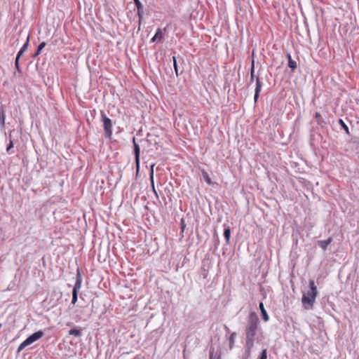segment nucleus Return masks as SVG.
Listing matches in <instances>:
<instances>
[{
  "mask_svg": "<svg viewBox=\"0 0 359 359\" xmlns=\"http://www.w3.org/2000/svg\"><path fill=\"white\" fill-rule=\"evenodd\" d=\"M210 359H221V353L219 351H215V348H210Z\"/></svg>",
  "mask_w": 359,
  "mask_h": 359,
  "instance_id": "f8f14e48",
  "label": "nucleus"
},
{
  "mask_svg": "<svg viewBox=\"0 0 359 359\" xmlns=\"http://www.w3.org/2000/svg\"><path fill=\"white\" fill-rule=\"evenodd\" d=\"M258 359H267V351L266 349H263L261 352V354L259 356Z\"/></svg>",
  "mask_w": 359,
  "mask_h": 359,
  "instance_id": "c756f323",
  "label": "nucleus"
},
{
  "mask_svg": "<svg viewBox=\"0 0 359 359\" xmlns=\"http://www.w3.org/2000/svg\"><path fill=\"white\" fill-rule=\"evenodd\" d=\"M155 166V164H152L149 170V180L151 181V186L154 188V168Z\"/></svg>",
  "mask_w": 359,
  "mask_h": 359,
  "instance_id": "5701e85b",
  "label": "nucleus"
},
{
  "mask_svg": "<svg viewBox=\"0 0 359 359\" xmlns=\"http://www.w3.org/2000/svg\"><path fill=\"white\" fill-rule=\"evenodd\" d=\"M10 133H11V132ZM13 146H14L13 140L12 139L11 134H9V143L7 145V147H6V151L8 154H13V151H11V149L13 148Z\"/></svg>",
  "mask_w": 359,
  "mask_h": 359,
  "instance_id": "f3484780",
  "label": "nucleus"
},
{
  "mask_svg": "<svg viewBox=\"0 0 359 359\" xmlns=\"http://www.w3.org/2000/svg\"><path fill=\"white\" fill-rule=\"evenodd\" d=\"M259 320L255 312H251L248 316L245 325V343L254 344L259 330Z\"/></svg>",
  "mask_w": 359,
  "mask_h": 359,
  "instance_id": "f257e3e1",
  "label": "nucleus"
},
{
  "mask_svg": "<svg viewBox=\"0 0 359 359\" xmlns=\"http://www.w3.org/2000/svg\"><path fill=\"white\" fill-rule=\"evenodd\" d=\"M152 189H153V191H154V193L155 194V195H156V198H158V194H157V191H156V189H155V187H154V188L152 187Z\"/></svg>",
  "mask_w": 359,
  "mask_h": 359,
  "instance_id": "473e14b6",
  "label": "nucleus"
},
{
  "mask_svg": "<svg viewBox=\"0 0 359 359\" xmlns=\"http://www.w3.org/2000/svg\"><path fill=\"white\" fill-rule=\"evenodd\" d=\"M187 224L185 223V220L184 218H182L180 220V236L182 238L184 237L183 233L186 229Z\"/></svg>",
  "mask_w": 359,
  "mask_h": 359,
  "instance_id": "aec40b11",
  "label": "nucleus"
},
{
  "mask_svg": "<svg viewBox=\"0 0 359 359\" xmlns=\"http://www.w3.org/2000/svg\"><path fill=\"white\" fill-rule=\"evenodd\" d=\"M43 332L42 330H39L29 336L25 341H26V343L30 345L34 341L41 339L43 336Z\"/></svg>",
  "mask_w": 359,
  "mask_h": 359,
  "instance_id": "423d86ee",
  "label": "nucleus"
},
{
  "mask_svg": "<svg viewBox=\"0 0 359 359\" xmlns=\"http://www.w3.org/2000/svg\"><path fill=\"white\" fill-rule=\"evenodd\" d=\"M101 121L102 122L104 136L105 138L111 140L112 137V121L108 118L104 111H100Z\"/></svg>",
  "mask_w": 359,
  "mask_h": 359,
  "instance_id": "7ed1b4c3",
  "label": "nucleus"
},
{
  "mask_svg": "<svg viewBox=\"0 0 359 359\" xmlns=\"http://www.w3.org/2000/svg\"><path fill=\"white\" fill-rule=\"evenodd\" d=\"M29 39H30V35L29 34L27 37V40H26L25 43L23 44L22 48H20V50H22L23 52H25L27 50L28 46H29Z\"/></svg>",
  "mask_w": 359,
  "mask_h": 359,
  "instance_id": "cd10ccee",
  "label": "nucleus"
},
{
  "mask_svg": "<svg viewBox=\"0 0 359 359\" xmlns=\"http://www.w3.org/2000/svg\"><path fill=\"white\" fill-rule=\"evenodd\" d=\"M46 43L44 41H43L41 43H39V45L37 47V49H36V52L34 53L32 57H37L41 53V51L46 46Z\"/></svg>",
  "mask_w": 359,
  "mask_h": 359,
  "instance_id": "6ab92c4d",
  "label": "nucleus"
},
{
  "mask_svg": "<svg viewBox=\"0 0 359 359\" xmlns=\"http://www.w3.org/2000/svg\"><path fill=\"white\" fill-rule=\"evenodd\" d=\"M201 173H202V176H203L204 180L206 182V183L209 185L212 184V182L210 179L208 173L205 170H202Z\"/></svg>",
  "mask_w": 359,
  "mask_h": 359,
  "instance_id": "a211bd4d",
  "label": "nucleus"
},
{
  "mask_svg": "<svg viewBox=\"0 0 359 359\" xmlns=\"http://www.w3.org/2000/svg\"><path fill=\"white\" fill-rule=\"evenodd\" d=\"M254 344L245 343V353L243 355V359H248L251 355V351L253 348Z\"/></svg>",
  "mask_w": 359,
  "mask_h": 359,
  "instance_id": "9b49d317",
  "label": "nucleus"
},
{
  "mask_svg": "<svg viewBox=\"0 0 359 359\" xmlns=\"http://www.w3.org/2000/svg\"><path fill=\"white\" fill-rule=\"evenodd\" d=\"M29 346L27 343H26L25 341H24L22 343L20 344V345L18 348V353H20L22 351L26 346Z\"/></svg>",
  "mask_w": 359,
  "mask_h": 359,
  "instance_id": "c85d7f7f",
  "label": "nucleus"
},
{
  "mask_svg": "<svg viewBox=\"0 0 359 359\" xmlns=\"http://www.w3.org/2000/svg\"><path fill=\"white\" fill-rule=\"evenodd\" d=\"M81 283H82V277L81 274L80 273V269L78 267L77 268V273L76 277V283L74 284L73 290H72V304H75L78 299V293L81 287Z\"/></svg>",
  "mask_w": 359,
  "mask_h": 359,
  "instance_id": "20e7f679",
  "label": "nucleus"
},
{
  "mask_svg": "<svg viewBox=\"0 0 359 359\" xmlns=\"http://www.w3.org/2000/svg\"><path fill=\"white\" fill-rule=\"evenodd\" d=\"M69 334L73 335L75 337H81V330L80 329L74 328L69 331Z\"/></svg>",
  "mask_w": 359,
  "mask_h": 359,
  "instance_id": "412c9836",
  "label": "nucleus"
},
{
  "mask_svg": "<svg viewBox=\"0 0 359 359\" xmlns=\"http://www.w3.org/2000/svg\"><path fill=\"white\" fill-rule=\"evenodd\" d=\"M109 250L110 248H98L97 257L100 262H105L110 257Z\"/></svg>",
  "mask_w": 359,
  "mask_h": 359,
  "instance_id": "0eeeda50",
  "label": "nucleus"
},
{
  "mask_svg": "<svg viewBox=\"0 0 359 359\" xmlns=\"http://www.w3.org/2000/svg\"><path fill=\"white\" fill-rule=\"evenodd\" d=\"M255 79V63L254 60L252 62L251 69H250V83H252Z\"/></svg>",
  "mask_w": 359,
  "mask_h": 359,
  "instance_id": "bb28decb",
  "label": "nucleus"
},
{
  "mask_svg": "<svg viewBox=\"0 0 359 359\" xmlns=\"http://www.w3.org/2000/svg\"><path fill=\"white\" fill-rule=\"evenodd\" d=\"M24 53L25 52L20 50L16 55L15 60H20V57L23 55Z\"/></svg>",
  "mask_w": 359,
  "mask_h": 359,
  "instance_id": "2f4dec72",
  "label": "nucleus"
},
{
  "mask_svg": "<svg viewBox=\"0 0 359 359\" xmlns=\"http://www.w3.org/2000/svg\"><path fill=\"white\" fill-rule=\"evenodd\" d=\"M133 151L135 155V167H136V172L138 173L140 171V147L139 144L135 141V137L133 138Z\"/></svg>",
  "mask_w": 359,
  "mask_h": 359,
  "instance_id": "39448f33",
  "label": "nucleus"
},
{
  "mask_svg": "<svg viewBox=\"0 0 359 359\" xmlns=\"http://www.w3.org/2000/svg\"><path fill=\"white\" fill-rule=\"evenodd\" d=\"M259 308L261 311V313H262L263 320L266 322L268 321L269 318L266 311L264 309V304L262 302L259 303Z\"/></svg>",
  "mask_w": 359,
  "mask_h": 359,
  "instance_id": "2eb2a0df",
  "label": "nucleus"
},
{
  "mask_svg": "<svg viewBox=\"0 0 359 359\" xmlns=\"http://www.w3.org/2000/svg\"><path fill=\"white\" fill-rule=\"evenodd\" d=\"M286 56L288 60V67L291 69L292 72H294V70L297 69V62L292 59L291 55L290 53H287Z\"/></svg>",
  "mask_w": 359,
  "mask_h": 359,
  "instance_id": "ddd939ff",
  "label": "nucleus"
},
{
  "mask_svg": "<svg viewBox=\"0 0 359 359\" xmlns=\"http://www.w3.org/2000/svg\"><path fill=\"white\" fill-rule=\"evenodd\" d=\"M172 60H173V66H174L175 74L177 76H178L180 73H179L177 58L175 56H172Z\"/></svg>",
  "mask_w": 359,
  "mask_h": 359,
  "instance_id": "a878e982",
  "label": "nucleus"
},
{
  "mask_svg": "<svg viewBox=\"0 0 359 359\" xmlns=\"http://www.w3.org/2000/svg\"><path fill=\"white\" fill-rule=\"evenodd\" d=\"M142 22V20H140V19L138 18L139 27H140Z\"/></svg>",
  "mask_w": 359,
  "mask_h": 359,
  "instance_id": "72a5a7b5",
  "label": "nucleus"
},
{
  "mask_svg": "<svg viewBox=\"0 0 359 359\" xmlns=\"http://www.w3.org/2000/svg\"><path fill=\"white\" fill-rule=\"evenodd\" d=\"M224 237L226 240V243H229L230 236H231V229L229 226L224 224Z\"/></svg>",
  "mask_w": 359,
  "mask_h": 359,
  "instance_id": "dca6fc26",
  "label": "nucleus"
},
{
  "mask_svg": "<svg viewBox=\"0 0 359 359\" xmlns=\"http://www.w3.org/2000/svg\"><path fill=\"white\" fill-rule=\"evenodd\" d=\"M315 118L316 119L317 123L322 128L326 126V122L322 118L321 114L319 112H316Z\"/></svg>",
  "mask_w": 359,
  "mask_h": 359,
  "instance_id": "4468645a",
  "label": "nucleus"
},
{
  "mask_svg": "<svg viewBox=\"0 0 359 359\" xmlns=\"http://www.w3.org/2000/svg\"><path fill=\"white\" fill-rule=\"evenodd\" d=\"M164 34L161 28L156 29V34L151 39V42L161 41L163 38Z\"/></svg>",
  "mask_w": 359,
  "mask_h": 359,
  "instance_id": "9d476101",
  "label": "nucleus"
},
{
  "mask_svg": "<svg viewBox=\"0 0 359 359\" xmlns=\"http://www.w3.org/2000/svg\"><path fill=\"white\" fill-rule=\"evenodd\" d=\"M133 1L137 8V14L138 18H140V20H143V16H144V8H143L142 4L141 3V1L140 0H133Z\"/></svg>",
  "mask_w": 359,
  "mask_h": 359,
  "instance_id": "1a4fd4ad",
  "label": "nucleus"
},
{
  "mask_svg": "<svg viewBox=\"0 0 359 359\" xmlns=\"http://www.w3.org/2000/svg\"><path fill=\"white\" fill-rule=\"evenodd\" d=\"M332 241V238H329L324 241H319L318 245H320V247H327V245L330 244Z\"/></svg>",
  "mask_w": 359,
  "mask_h": 359,
  "instance_id": "b1692460",
  "label": "nucleus"
},
{
  "mask_svg": "<svg viewBox=\"0 0 359 359\" xmlns=\"http://www.w3.org/2000/svg\"><path fill=\"white\" fill-rule=\"evenodd\" d=\"M262 86H263V83L261 81L259 77L257 76L256 77V88H255V95H254V100H255V103L258 100V98H259V95H260V92L262 90Z\"/></svg>",
  "mask_w": 359,
  "mask_h": 359,
  "instance_id": "6e6552de",
  "label": "nucleus"
},
{
  "mask_svg": "<svg viewBox=\"0 0 359 359\" xmlns=\"http://www.w3.org/2000/svg\"><path fill=\"white\" fill-rule=\"evenodd\" d=\"M15 67L16 70L18 72H21V69H20V65H19V60H15Z\"/></svg>",
  "mask_w": 359,
  "mask_h": 359,
  "instance_id": "7c9ffc66",
  "label": "nucleus"
},
{
  "mask_svg": "<svg viewBox=\"0 0 359 359\" xmlns=\"http://www.w3.org/2000/svg\"><path fill=\"white\" fill-rule=\"evenodd\" d=\"M235 337H236V333L233 332L231 334L229 337V349H232L234 346V341H235Z\"/></svg>",
  "mask_w": 359,
  "mask_h": 359,
  "instance_id": "393cba45",
  "label": "nucleus"
},
{
  "mask_svg": "<svg viewBox=\"0 0 359 359\" xmlns=\"http://www.w3.org/2000/svg\"><path fill=\"white\" fill-rule=\"evenodd\" d=\"M309 287L310 290L304 292L302 298V305L306 310L313 309L318 294L317 287L313 280H309Z\"/></svg>",
  "mask_w": 359,
  "mask_h": 359,
  "instance_id": "f03ea898",
  "label": "nucleus"
},
{
  "mask_svg": "<svg viewBox=\"0 0 359 359\" xmlns=\"http://www.w3.org/2000/svg\"><path fill=\"white\" fill-rule=\"evenodd\" d=\"M339 124L341 126V128L344 130L345 133L347 135H350L349 129L347 125L344 123V121L342 119H339L338 121Z\"/></svg>",
  "mask_w": 359,
  "mask_h": 359,
  "instance_id": "4be33fe9",
  "label": "nucleus"
}]
</instances>
